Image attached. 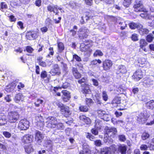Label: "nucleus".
Here are the masks:
<instances>
[{"label": "nucleus", "mask_w": 154, "mask_h": 154, "mask_svg": "<svg viewBox=\"0 0 154 154\" xmlns=\"http://www.w3.org/2000/svg\"><path fill=\"white\" fill-rule=\"evenodd\" d=\"M8 17L9 18L10 21L11 22H15L17 20V18L13 14L8 16Z\"/></svg>", "instance_id": "obj_56"}, {"label": "nucleus", "mask_w": 154, "mask_h": 154, "mask_svg": "<svg viewBox=\"0 0 154 154\" xmlns=\"http://www.w3.org/2000/svg\"><path fill=\"white\" fill-rule=\"evenodd\" d=\"M43 102V100H42L38 98L37 99L36 101L34 102L35 106L36 107H39L41 104Z\"/></svg>", "instance_id": "obj_47"}, {"label": "nucleus", "mask_w": 154, "mask_h": 154, "mask_svg": "<svg viewBox=\"0 0 154 154\" xmlns=\"http://www.w3.org/2000/svg\"><path fill=\"white\" fill-rule=\"evenodd\" d=\"M39 33L38 30L37 31L30 30L28 31L26 35L27 39L32 40L36 39L39 36Z\"/></svg>", "instance_id": "obj_5"}, {"label": "nucleus", "mask_w": 154, "mask_h": 154, "mask_svg": "<svg viewBox=\"0 0 154 154\" xmlns=\"http://www.w3.org/2000/svg\"><path fill=\"white\" fill-rule=\"evenodd\" d=\"M16 86V84L14 81L6 86L5 90L8 93H12L14 91Z\"/></svg>", "instance_id": "obj_15"}, {"label": "nucleus", "mask_w": 154, "mask_h": 154, "mask_svg": "<svg viewBox=\"0 0 154 154\" xmlns=\"http://www.w3.org/2000/svg\"><path fill=\"white\" fill-rule=\"evenodd\" d=\"M76 29L77 30L78 29V27L77 26H76L75 25L73 26V29H71L69 32H71L72 34L71 35L72 36H75L76 34H77V32L74 29Z\"/></svg>", "instance_id": "obj_43"}, {"label": "nucleus", "mask_w": 154, "mask_h": 154, "mask_svg": "<svg viewBox=\"0 0 154 154\" xmlns=\"http://www.w3.org/2000/svg\"><path fill=\"white\" fill-rule=\"evenodd\" d=\"M94 145L97 146H100L102 145L101 141L100 140H97L94 142Z\"/></svg>", "instance_id": "obj_61"}, {"label": "nucleus", "mask_w": 154, "mask_h": 154, "mask_svg": "<svg viewBox=\"0 0 154 154\" xmlns=\"http://www.w3.org/2000/svg\"><path fill=\"white\" fill-rule=\"evenodd\" d=\"M29 121L26 119H22L19 122L18 125V128L21 130H26L29 127Z\"/></svg>", "instance_id": "obj_11"}, {"label": "nucleus", "mask_w": 154, "mask_h": 154, "mask_svg": "<svg viewBox=\"0 0 154 154\" xmlns=\"http://www.w3.org/2000/svg\"><path fill=\"white\" fill-rule=\"evenodd\" d=\"M113 65L112 62L109 59H106L103 62L102 67L105 71L109 70Z\"/></svg>", "instance_id": "obj_14"}, {"label": "nucleus", "mask_w": 154, "mask_h": 154, "mask_svg": "<svg viewBox=\"0 0 154 154\" xmlns=\"http://www.w3.org/2000/svg\"><path fill=\"white\" fill-rule=\"evenodd\" d=\"M121 97L118 96H116L113 99L112 101V102L113 103L116 104L120 103V104H121L122 103H121Z\"/></svg>", "instance_id": "obj_45"}, {"label": "nucleus", "mask_w": 154, "mask_h": 154, "mask_svg": "<svg viewBox=\"0 0 154 154\" xmlns=\"http://www.w3.org/2000/svg\"><path fill=\"white\" fill-rule=\"evenodd\" d=\"M147 63L146 59L143 57L139 58L138 60V66L142 68L146 67Z\"/></svg>", "instance_id": "obj_23"}, {"label": "nucleus", "mask_w": 154, "mask_h": 154, "mask_svg": "<svg viewBox=\"0 0 154 154\" xmlns=\"http://www.w3.org/2000/svg\"><path fill=\"white\" fill-rule=\"evenodd\" d=\"M55 128H56V130H62L64 129V126L62 123L57 122Z\"/></svg>", "instance_id": "obj_38"}, {"label": "nucleus", "mask_w": 154, "mask_h": 154, "mask_svg": "<svg viewBox=\"0 0 154 154\" xmlns=\"http://www.w3.org/2000/svg\"><path fill=\"white\" fill-rule=\"evenodd\" d=\"M72 72L74 78L77 79H79L81 78L82 74L79 72L76 68L72 67Z\"/></svg>", "instance_id": "obj_19"}, {"label": "nucleus", "mask_w": 154, "mask_h": 154, "mask_svg": "<svg viewBox=\"0 0 154 154\" xmlns=\"http://www.w3.org/2000/svg\"><path fill=\"white\" fill-rule=\"evenodd\" d=\"M62 96L61 99L64 102H68L71 98L70 93L66 90H63L61 91Z\"/></svg>", "instance_id": "obj_13"}, {"label": "nucleus", "mask_w": 154, "mask_h": 154, "mask_svg": "<svg viewBox=\"0 0 154 154\" xmlns=\"http://www.w3.org/2000/svg\"><path fill=\"white\" fill-rule=\"evenodd\" d=\"M103 55V54L102 52L100 50H97L94 52L93 55L94 57H96L97 56H101Z\"/></svg>", "instance_id": "obj_48"}, {"label": "nucleus", "mask_w": 154, "mask_h": 154, "mask_svg": "<svg viewBox=\"0 0 154 154\" xmlns=\"http://www.w3.org/2000/svg\"><path fill=\"white\" fill-rule=\"evenodd\" d=\"M143 5L142 1L139 0L136 1L133 6L134 11L136 12L145 11L146 8L142 7Z\"/></svg>", "instance_id": "obj_8"}, {"label": "nucleus", "mask_w": 154, "mask_h": 154, "mask_svg": "<svg viewBox=\"0 0 154 154\" xmlns=\"http://www.w3.org/2000/svg\"><path fill=\"white\" fill-rule=\"evenodd\" d=\"M20 115L16 111H11L8 112L7 118L8 122L11 123H16L19 119Z\"/></svg>", "instance_id": "obj_3"}, {"label": "nucleus", "mask_w": 154, "mask_h": 154, "mask_svg": "<svg viewBox=\"0 0 154 154\" xmlns=\"http://www.w3.org/2000/svg\"><path fill=\"white\" fill-rule=\"evenodd\" d=\"M141 26L139 23H135L133 22L130 23L129 24V28L132 29H134L140 28Z\"/></svg>", "instance_id": "obj_25"}, {"label": "nucleus", "mask_w": 154, "mask_h": 154, "mask_svg": "<svg viewBox=\"0 0 154 154\" xmlns=\"http://www.w3.org/2000/svg\"><path fill=\"white\" fill-rule=\"evenodd\" d=\"M146 107L148 109L152 110L154 108V100H152L145 103Z\"/></svg>", "instance_id": "obj_27"}, {"label": "nucleus", "mask_w": 154, "mask_h": 154, "mask_svg": "<svg viewBox=\"0 0 154 154\" xmlns=\"http://www.w3.org/2000/svg\"><path fill=\"white\" fill-rule=\"evenodd\" d=\"M138 35L136 33H134L132 35L131 37V40L134 42H136L138 40Z\"/></svg>", "instance_id": "obj_52"}, {"label": "nucleus", "mask_w": 154, "mask_h": 154, "mask_svg": "<svg viewBox=\"0 0 154 154\" xmlns=\"http://www.w3.org/2000/svg\"><path fill=\"white\" fill-rule=\"evenodd\" d=\"M149 117L148 114L141 112L138 115L137 120L140 124H143L146 122Z\"/></svg>", "instance_id": "obj_6"}, {"label": "nucleus", "mask_w": 154, "mask_h": 154, "mask_svg": "<svg viewBox=\"0 0 154 154\" xmlns=\"http://www.w3.org/2000/svg\"><path fill=\"white\" fill-rule=\"evenodd\" d=\"M70 86V84L67 82H65L63 83L62 86L60 87L61 88L66 89L69 87Z\"/></svg>", "instance_id": "obj_57"}, {"label": "nucleus", "mask_w": 154, "mask_h": 154, "mask_svg": "<svg viewBox=\"0 0 154 154\" xmlns=\"http://www.w3.org/2000/svg\"><path fill=\"white\" fill-rule=\"evenodd\" d=\"M8 8V6L7 4L5 2H1L0 3V10L3 12L4 9H6Z\"/></svg>", "instance_id": "obj_39"}, {"label": "nucleus", "mask_w": 154, "mask_h": 154, "mask_svg": "<svg viewBox=\"0 0 154 154\" xmlns=\"http://www.w3.org/2000/svg\"><path fill=\"white\" fill-rule=\"evenodd\" d=\"M143 13H141L140 14V16L143 18L145 19H150L149 15L148 13V11L146 9L145 11H141Z\"/></svg>", "instance_id": "obj_31"}, {"label": "nucleus", "mask_w": 154, "mask_h": 154, "mask_svg": "<svg viewBox=\"0 0 154 154\" xmlns=\"http://www.w3.org/2000/svg\"><path fill=\"white\" fill-rule=\"evenodd\" d=\"M117 133V130L116 128L106 126L104 130V140L106 138V142L112 140L116 137Z\"/></svg>", "instance_id": "obj_1"}, {"label": "nucleus", "mask_w": 154, "mask_h": 154, "mask_svg": "<svg viewBox=\"0 0 154 154\" xmlns=\"http://www.w3.org/2000/svg\"><path fill=\"white\" fill-rule=\"evenodd\" d=\"M25 152L28 154H29L33 151L34 149L31 144L25 146Z\"/></svg>", "instance_id": "obj_35"}, {"label": "nucleus", "mask_w": 154, "mask_h": 154, "mask_svg": "<svg viewBox=\"0 0 154 154\" xmlns=\"http://www.w3.org/2000/svg\"><path fill=\"white\" fill-rule=\"evenodd\" d=\"M85 3L86 5L91 6L93 5V0H84Z\"/></svg>", "instance_id": "obj_58"}, {"label": "nucleus", "mask_w": 154, "mask_h": 154, "mask_svg": "<svg viewBox=\"0 0 154 154\" xmlns=\"http://www.w3.org/2000/svg\"><path fill=\"white\" fill-rule=\"evenodd\" d=\"M48 11L50 12H53L55 13V15H58L59 13L58 10H61L62 8L59 7L57 5H48L47 7Z\"/></svg>", "instance_id": "obj_10"}, {"label": "nucleus", "mask_w": 154, "mask_h": 154, "mask_svg": "<svg viewBox=\"0 0 154 154\" xmlns=\"http://www.w3.org/2000/svg\"><path fill=\"white\" fill-rule=\"evenodd\" d=\"M44 136L42 133L38 130L35 131V140L38 142H41V140L44 138Z\"/></svg>", "instance_id": "obj_21"}, {"label": "nucleus", "mask_w": 154, "mask_h": 154, "mask_svg": "<svg viewBox=\"0 0 154 154\" xmlns=\"http://www.w3.org/2000/svg\"><path fill=\"white\" fill-rule=\"evenodd\" d=\"M97 113V116L103 120L106 119L105 118L107 116V115L105 114V111L101 110H98Z\"/></svg>", "instance_id": "obj_30"}, {"label": "nucleus", "mask_w": 154, "mask_h": 154, "mask_svg": "<svg viewBox=\"0 0 154 154\" xmlns=\"http://www.w3.org/2000/svg\"><path fill=\"white\" fill-rule=\"evenodd\" d=\"M90 85L87 83H84L81 85L82 92V93L85 95L90 94L91 93V90L90 89Z\"/></svg>", "instance_id": "obj_16"}, {"label": "nucleus", "mask_w": 154, "mask_h": 154, "mask_svg": "<svg viewBox=\"0 0 154 154\" xmlns=\"http://www.w3.org/2000/svg\"><path fill=\"white\" fill-rule=\"evenodd\" d=\"M23 96L20 93L16 94L14 98V100L16 103H18L22 99Z\"/></svg>", "instance_id": "obj_37"}, {"label": "nucleus", "mask_w": 154, "mask_h": 154, "mask_svg": "<svg viewBox=\"0 0 154 154\" xmlns=\"http://www.w3.org/2000/svg\"><path fill=\"white\" fill-rule=\"evenodd\" d=\"M109 148V150H111L114 153H115L117 150L116 146L115 144L111 145Z\"/></svg>", "instance_id": "obj_53"}, {"label": "nucleus", "mask_w": 154, "mask_h": 154, "mask_svg": "<svg viewBox=\"0 0 154 154\" xmlns=\"http://www.w3.org/2000/svg\"><path fill=\"white\" fill-rule=\"evenodd\" d=\"M102 63L101 61L99 59H95L92 60L91 62V65L95 66L97 65V63L100 64Z\"/></svg>", "instance_id": "obj_46"}, {"label": "nucleus", "mask_w": 154, "mask_h": 154, "mask_svg": "<svg viewBox=\"0 0 154 154\" xmlns=\"http://www.w3.org/2000/svg\"><path fill=\"white\" fill-rule=\"evenodd\" d=\"M101 154H111V152L108 147H105L101 149Z\"/></svg>", "instance_id": "obj_34"}, {"label": "nucleus", "mask_w": 154, "mask_h": 154, "mask_svg": "<svg viewBox=\"0 0 154 154\" xmlns=\"http://www.w3.org/2000/svg\"><path fill=\"white\" fill-rule=\"evenodd\" d=\"M79 154H91V151L88 145L86 143L82 145V150L79 152Z\"/></svg>", "instance_id": "obj_18"}, {"label": "nucleus", "mask_w": 154, "mask_h": 154, "mask_svg": "<svg viewBox=\"0 0 154 154\" xmlns=\"http://www.w3.org/2000/svg\"><path fill=\"white\" fill-rule=\"evenodd\" d=\"M79 118L80 122L83 123L84 125H90L91 123V119L85 115L81 114L79 116Z\"/></svg>", "instance_id": "obj_12"}, {"label": "nucleus", "mask_w": 154, "mask_h": 154, "mask_svg": "<svg viewBox=\"0 0 154 154\" xmlns=\"http://www.w3.org/2000/svg\"><path fill=\"white\" fill-rule=\"evenodd\" d=\"M118 150L121 154H126L127 150V146L125 145H121L119 146Z\"/></svg>", "instance_id": "obj_33"}, {"label": "nucleus", "mask_w": 154, "mask_h": 154, "mask_svg": "<svg viewBox=\"0 0 154 154\" xmlns=\"http://www.w3.org/2000/svg\"><path fill=\"white\" fill-rule=\"evenodd\" d=\"M87 79L85 77H82L81 79L79 80L78 81V83L81 84L82 83H85L87 82Z\"/></svg>", "instance_id": "obj_59"}, {"label": "nucleus", "mask_w": 154, "mask_h": 154, "mask_svg": "<svg viewBox=\"0 0 154 154\" xmlns=\"http://www.w3.org/2000/svg\"><path fill=\"white\" fill-rule=\"evenodd\" d=\"M143 73L141 69L137 70L132 76V79L134 81L138 82L143 77Z\"/></svg>", "instance_id": "obj_9"}, {"label": "nucleus", "mask_w": 154, "mask_h": 154, "mask_svg": "<svg viewBox=\"0 0 154 154\" xmlns=\"http://www.w3.org/2000/svg\"><path fill=\"white\" fill-rule=\"evenodd\" d=\"M154 38V37L151 34L148 35L146 37V41L148 42H151Z\"/></svg>", "instance_id": "obj_51"}, {"label": "nucleus", "mask_w": 154, "mask_h": 154, "mask_svg": "<svg viewBox=\"0 0 154 154\" xmlns=\"http://www.w3.org/2000/svg\"><path fill=\"white\" fill-rule=\"evenodd\" d=\"M102 97L104 101H106L108 100V97L106 91H102Z\"/></svg>", "instance_id": "obj_50"}, {"label": "nucleus", "mask_w": 154, "mask_h": 154, "mask_svg": "<svg viewBox=\"0 0 154 154\" xmlns=\"http://www.w3.org/2000/svg\"><path fill=\"white\" fill-rule=\"evenodd\" d=\"M143 26L141 25L140 28L138 29V32L141 35H146L148 34L149 30L148 29L143 28Z\"/></svg>", "instance_id": "obj_24"}, {"label": "nucleus", "mask_w": 154, "mask_h": 154, "mask_svg": "<svg viewBox=\"0 0 154 154\" xmlns=\"http://www.w3.org/2000/svg\"><path fill=\"white\" fill-rule=\"evenodd\" d=\"M133 0H123L122 5L125 8L130 7L132 3Z\"/></svg>", "instance_id": "obj_32"}, {"label": "nucleus", "mask_w": 154, "mask_h": 154, "mask_svg": "<svg viewBox=\"0 0 154 154\" xmlns=\"http://www.w3.org/2000/svg\"><path fill=\"white\" fill-rule=\"evenodd\" d=\"M57 44L58 52L60 53L62 52L65 49V46L63 43L57 41Z\"/></svg>", "instance_id": "obj_28"}, {"label": "nucleus", "mask_w": 154, "mask_h": 154, "mask_svg": "<svg viewBox=\"0 0 154 154\" xmlns=\"http://www.w3.org/2000/svg\"><path fill=\"white\" fill-rule=\"evenodd\" d=\"M140 47V48L143 49V48L147 45V43L144 39L142 38L140 39L139 42Z\"/></svg>", "instance_id": "obj_36"}, {"label": "nucleus", "mask_w": 154, "mask_h": 154, "mask_svg": "<svg viewBox=\"0 0 154 154\" xmlns=\"http://www.w3.org/2000/svg\"><path fill=\"white\" fill-rule=\"evenodd\" d=\"M117 27L120 28L121 30H123L125 29L127 27V24L125 22L122 21L117 23Z\"/></svg>", "instance_id": "obj_29"}, {"label": "nucleus", "mask_w": 154, "mask_h": 154, "mask_svg": "<svg viewBox=\"0 0 154 154\" xmlns=\"http://www.w3.org/2000/svg\"><path fill=\"white\" fill-rule=\"evenodd\" d=\"M56 105L60 109V113L66 118L69 117L71 115V112L69 107L65 105L60 101L56 103Z\"/></svg>", "instance_id": "obj_2"}, {"label": "nucleus", "mask_w": 154, "mask_h": 154, "mask_svg": "<svg viewBox=\"0 0 154 154\" xmlns=\"http://www.w3.org/2000/svg\"><path fill=\"white\" fill-rule=\"evenodd\" d=\"M89 32V30L86 27H81L78 31V35L79 38L81 39L87 38L88 36Z\"/></svg>", "instance_id": "obj_4"}, {"label": "nucleus", "mask_w": 154, "mask_h": 154, "mask_svg": "<svg viewBox=\"0 0 154 154\" xmlns=\"http://www.w3.org/2000/svg\"><path fill=\"white\" fill-rule=\"evenodd\" d=\"M73 59H75L77 61L80 62L82 61V59L81 57L76 54H75L73 55Z\"/></svg>", "instance_id": "obj_60"}, {"label": "nucleus", "mask_w": 154, "mask_h": 154, "mask_svg": "<svg viewBox=\"0 0 154 154\" xmlns=\"http://www.w3.org/2000/svg\"><path fill=\"white\" fill-rule=\"evenodd\" d=\"M118 138L120 141L123 142H125L126 139L125 136L124 134L119 135Z\"/></svg>", "instance_id": "obj_54"}, {"label": "nucleus", "mask_w": 154, "mask_h": 154, "mask_svg": "<svg viewBox=\"0 0 154 154\" xmlns=\"http://www.w3.org/2000/svg\"><path fill=\"white\" fill-rule=\"evenodd\" d=\"M85 102L86 104L88 105H90L91 104L94 103V102L91 99L88 98H85Z\"/></svg>", "instance_id": "obj_55"}, {"label": "nucleus", "mask_w": 154, "mask_h": 154, "mask_svg": "<svg viewBox=\"0 0 154 154\" xmlns=\"http://www.w3.org/2000/svg\"><path fill=\"white\" fill-rule=\"evenodd\" d=\"M50 51L48 54L47 55V57L48 58H50L51 56H52L54 54V51L53 48L50 47L48 49Z\"/></svg>", "instance_id": "obj_49"}, {"label": "nucleus", "mask_w": 154, "mask_h": 154, "mask_svg": "<svg viewBox=\"0 0 154 154\" xmlns=\"http://www.w3.org/2000/svg\"><path fill=\"white\" fill-rule=\"evenodd\" d=\"M149 134L147 132H143L141 136V139L143 140H145L149 138Z\"/></svg>", "instance_id": "obj_42"}, {"label": "nucleus", "mask_w": 154, "mask_h": 154, "mask_svg": "<svg viewBox=\"0 0 154 154\" xmlns=\"http://www.w3.org/2000/svg\"><path fill=\"white\" fill-rule=\"evenodd\" d=\"M40 77L41 79H44L45 78H47V80L48 82H49L51 79V76H48V74L47 72L45 70L42 71L40 74Z\"/></svg>", "instance_id": "obj_26"}, {"label": "nucleus", "mask_w": 154, "mask_h": 154, "mask_svg": "<svg viewBox=\"0 0 154 154\" xmlns=\"http://www.w3.org/2000/svg\"><path fill=\"white\" fill-rule=\"evenodd\" d=\"M70 7L72 9H75L77 7V4L74 2H71L69 3Z\"/></svg>", "instance_id": "obj_63"}, {"label": "nucleus", "mask_w": 154, "mask_h": 154, "mask_svg": "<svg viewBox=\"0 0 154 154\" xmlns=\"http://www.w3.org/2000/svg\"><path fill=\"white\" fill-rule=\"evenodd\" d=\"M91 132L94 135H97L98 134V131L96 129L92 128L91 130Z\"/></svg>", "instance_id": "obj_64"}, {"label": "nucleus", "mask_w": 154, "mask_h": 154, "mask_svg": "<svg viewBox=\"0 0 154 154\" xmlns=\"http://www.w3.org/2000/svg\"><path fill=\"white\" fill-rule=\"evenodd\" d=\"M86 137L90 140L93 141L95 139V137L89 132H86Z\"/></svg>", "instance_id": "obj_41"}, {"label": "nucleus", "mask_w": 154, "mask_h": 154, "mask_svg": "<svg viewBox=\"0 0 154 154\" xmlns=\"http://www.w3.org/2000/svg\"><path fill=\"white\" fill-rule=\"evenodd\" d=\"M50 73L53 75H60L61 72L59 67L57 64L54 65L51 70Z\"/></svg>", "instance_id": "obj_17"}, {"label": "nucleus", "mask_w": 154, "mask_h": 154, "mask_svg": "<svg viewBox=\"0 0 154 154\" xmlns=\"http://www.w3.org/2000/svg\"><path fill=\"white\" fill-rule=\"evenodd\" d=\"M80 49L82 52H88L90 51V48L89 45H85L84 43H82L81 44Z\"/></svg>", "instance_id": "obj_22"}, {"label": "nucleus", "mask_w": 154, "mask_h": 154, "mask_svg": "<svg viewBox=\"0 0 154 154\" xmlns=\"http://www.w3.org/2000/svg\"><path fill=\"white\" fill-rule=\"evenodd\" d=\"M45 24L48 26H49L52 24V20L49 18H47L45 20Z\"/></svg>", "instance_id": "obj_62"}, {"label": "nucleus", "mask_w": 154, "mask_h": 154, "mask_svg": "<svg viewBox=\"0 0 154 154\" xmlns=\"http://www.w3.org/2000/svg\"><path fill=\"white\" fill-rule=\"evenodd\" d=\"M47 126L51 128H55L57 122V118L54 116H49L47 118Z\"/></svg>", "instance_id": "obj_7"}, {"label": "nucleus", "mask_w": 154, "mask_h": 154, "mask_svg": "<svg viewBox=\"0 0 154 154\" xmlns=\"http://www.w3.org/2000/svg\"><path fill=\"white\" fill-rule=\"evenodd\" d=\"M127 72V70L125 66L122 65H120L116 69V73L117 74H124Z\"/></svg>", "instance_id": "obj_20"}, {"label": "nucleus", "mask_w": 154, "mask_h": 154, "mask_svg": "<svg viewBox=\"0 0 154 154\" xmlns=\"http://www.w3.org/2000/svg\"><path fill=\"white\" fill-rule=\"evenodd\" d=\"M24 51L29 53H32L34 51V49L31 46H27L25 47V49Z\"/></svg>", "instance_id": "obj_44"}, {"label": "nucleus", "mask_w": 154, "mask_h": 154, "mask_svg": "<svg viewBox=\"0 0 154 154\" xmlns=\"http://www.w3.org/2000/svg\"><path fill=\"white\" fill-rule=\"evenodd\" d=\"M79 109L80 112H86L89 110L88 106L85 105H81L79 106Z\"/></svg>", "instance_id": "obj_40"}]
</instances>
